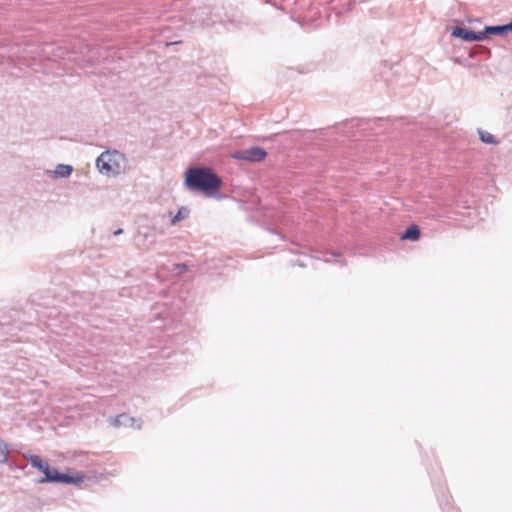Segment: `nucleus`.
I'll list each match as a JSON object with an SVG mask.
<instances>
[{"label": "nucleus", "mask_w": 512, "mask_h": 512, "mask_svg": "<svg viewBox=\"0 0 512 512\" xmlns=\"http://www.w3.org/2000/svg\"><path fill=\"white\" fill-rule=\"evenodd\" d=\"M185 185L189 190H199L213 195L222 185L221 179L208 167H194L186 171Z\"/></svg>", "instance_id": "nucleus-1"}, {"label": "nucleus", "mask_w": 512, "mask_h": 512, "mask_svg": "<svg viewBox=\"0 0 512 512\" xmlns=\"http://www.w3.org/2000/svg\"><path fill=\"white\" fill-rule=\"evenodd\" d=\"M29 463L32 467L37 468L44 474V477L39 480L40 483H65V484H78L84 481L85 476L82 473L69 475L60 473L56 469L51 468L48 463L44 462L37 455H30L28 457Z\"/></svg>", "instance_id": "nucleus-2"}, {"label": "nucleus", "mask_w": 512, "mask_h": 512, "mask_svg": "<svg viewBox=\"0 0 512 512\" xmlns=\"http://www.w3.org/2000/svg\"><path fill=\"white\" fill-rule=\"evenodd\" d=\"M125 157L122 153L113 150L102 152L96 159V167L98 171L108 177H116L124 169Z\"/></svg>", "instance_id": "nucleus-3"}, {"label": "nucleus", "mask_w": 512, "mask_h": 512, "mask_svg": "<svg viewBox=\"0 0 512 512\" xmlns=\"http://www.w3.org/2000/svg\"><path fill=\"white\" fill-rule=\"evenodd\" d=\"M267 153L263 148L252 147L247 150L238 151L232 154V157L238 160H246L250 162H260L265 159Z\"/></svg>", "instance_id": "nucleus-4"}, {"label": "nucleus", "mask_w": 512, "mask_h": 512, "mask_svg": "<svg viewBox=\"0 0 512 512\" xmlns=\"http://www.w3.org/2000/svg\"><path fill=\"white\" fill-rule=\"evenodd\" d=\"M452 35L467 42L483 41L486 39V32H475L461 27H455L452 31Z\"/></svg>", "instance_id": "nucleus-5"}, {"label": "nucleus", "mask_w": 512, "mask_h": 512, "mask_svg": "<svg viewBox=\"0 0 512 512\" xmlns=\"http://www.w3.org/2000/svg\"><path fill=\"white\" fill-rule=\"evenodd\" d=\"M46 53L51 54L54 61L57 60H67L72 61L74 58L70 57V52H68L63 47H53V46H47L46 47Z\"/></svg>", "instance_id": "nucleus-6"}, {"label": "nucleus", "mask_w": 512, "mask_h": 512, "mask_svg": "<svg viewBox=\"0 0 512 512\" xmlns=\"http://www.w3.org/2000/svg\"><path fill=\"white\" fill-rule=\"evenodd\" d=\"M420 238V229L417 225H410L400 236L401 240L417 241Z\"/></svg>", "instance_id": "nucleus-7"}, {"label": "nucleus", "mask_w": 512, "mask_h": 512, "mask_svg": "<svg viewBox=\"0 0 512 512\" xmlns=\"http://www.w3.org/2000/svg\"><path fill=\"white\" fill-rule=\"evenodd\" d=\"M73 172V167L66 164H58L54 170V176L58 178H67Z\"/></svg>", "instance_id": "nucleus-8"}, {"label": "nucleus", "mask_w": 512, "mask_h": 512, "mask_svg": "<svg viewBox=\"0 0 512 512\" xmlns=\"http://www.w3.org/2000/svg\"><path fill=\"white\" fill-rule=\"evenodd\" d=\"M512 31V22L501 26H487L483 32L489 34H503Z\"/></svg>", "instance_id": "nucleus-9"}, {"label": "nucleus", "mask_w": 512, "mask_h": 512, "mask_svg": "<svg viewBox=\"0 0 512 512\" xmlns=\"http://www.w3.org/2000/svg\"><path fill=\"white\" fill-rule=\"evenodd\" d=\"M189 214L190 210L187 207L179 208L177 213L171 219V225H175L178 222L185 220L186 218H188Z\"/></svg>", "instance_id": "nucleus-10"}, {"label": "nucleus", "mask_w": 512, "mask_h": 512, "mask_svg": "<svg viewBox=\"0 0 512 512\" xmlns=\"http://www.w3.org/2000/svg\"><path fill=\"white\" fill-rule=\"evenodd\" d=\"M136 420L126 414H121L114 420L115 426H134Z\"/></svg>", "instance_id": "nucleus-11"}, {"label": "nucleus", "mask_w": 512, "mask_h": 512, "mask_svg": "<svg viewBox=\"0 0 512 512\" xmlns=\"http://www.w3.org/2000/svg\"><path fill=\"white\" fill-rule=\"evenodd\" d=\"M10 449L8 444L0 438V464H6L9 460Z\"/></svg>", "instance_id": "nucleus-12"}, {"label": "nucleus", "mask_w": 512, "mask_h": 512, "mask_svg": "<svg viewBox=\"0 0 512 512\" xmlns=\"http://www.w3.org/2000/svg\"><path fill=\"white\" fill-rule=\"evenodd\" d=\"M479 136H480L481 141L485 144H498V141L496 140L494 135H492L489 132L480 130Z\"/></svg>", "instance_id": "nucleus-13"}, {"label": "nucleus", "mask_w": 512, "mask_h": 512, "mask_svg": "<svg viewBox=\"0 0 512 512\" xmlns=\"http://www.w3.org/2000/svg\"><path fill=\"white\" fill-rule=\"evenodd\" d=\"M175 269L177 270V274H181L183 270L186 269L185 264H176Z\"/></svg>", "instance_id": "nucleus-14"}, {"label": "nucleus", "mask_w": 512, "mask_h": 512, "mask_svg": "<svg viewBox=\"0 0 512 512\" xmlns=\"http://www.w3.org/2000/svg\"><path fill=\"white\" fill-rule=\"evenodd\" d=\"M122 233H123V230H122V229H117V230H115V231L113 232V235L118 236V235H120V234H122Z\"/></svg>", "instance_id": "nucleus-15"}, {"label": "nucleus", "mask_w": 512, "mask_h": 512, "mask_svg": "<svg viewBox=\"0 0 512 512\" xmlns=\"http://www.w3.org/2000/svg\"><path fill=\"white\" fill-rule=\"evenodd\" d=\"M295 265L300 266V267L305 266V264H303V263H302V262H300V261H296V262H294V263L292 264V266H295Z\"/></svg>", "instance_id": "nucleus-16"}, {"label": "nucleus", "mask_w": 512, "mask_h": 512, "mask_svg": "<svg viewBox=\"0 0 512 512\" xmlns=\"http://www.w3.org/2000/svg\"><path fill=\"white\" fill-rule=\"evenodd\" d=\"M334 262H335V263H339V264L343 265L342 261H340V260H339V259H337V258H335V259H334Z\"/></svg>", "instance_id": "nucleus-17"}]
</instances>
